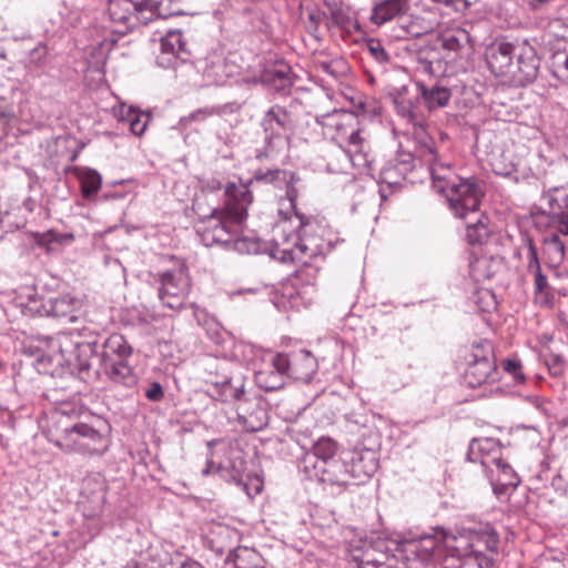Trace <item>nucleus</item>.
I'll return each mask as SVG.
<instances>
[{
  "mask_svg": "<svg viewBox=\"0 0 568 568\" xmlns=\"http://www.w3.org/2000/svg\"><path fill=\"white\" fill-rule=\"evenodd\" d=\"M79 302L70 295H62L51 298L44 304L41 314L54 317H65L70 315L77 307ZM40 312V310H38Z\"/></svg>",
  "mask_w": 568,
  "mask_h": 568,
  "instance_id": "28",
  "label": "nucleus"
},
{
  "mask_svg": "<svg viewBox=\"0 0 568 568\" xmlns=\"http://www.w3.org/2000/svg\"><path fill=\"white\" fill-rule=\"evenodd\" d=\"M353 568H381V566L377 565L376 560L362 559L361 561H356Z\"/></svg>",
  "mask_w": 568,
  "mask_h": 568,
  "instance_id": "51",
  "label": "nucleus"
},
{
  "mask_svg": "<svg viewBox=\"0 0 568 568\" xmlns=\"http://www.w3.org/2000/svg\"><path fill=\"white\" fill-rule=\"evenodd\" d=\"M503 367L516 382L523 383L525 381L523 365L519 359L507 358L503 362Z\"/></svg>",
  "mask_w": 568,
  "mask_h": 568,
  "instance_id": "38",
  "label": "nucleus"
},
{
  "mask_svg": "<svg viewBox=\"0 0 568 568\" xmlns=\"http://www.w3.org/2000/svg\"><path fill=\"white\" fill-rule=\"evenodd\" d=\"M418 156L429 165L434 189L443 194L456 217L467 219L477 214L483 191L474 179L454 175L450 169L438 162L434 142L429 139L417 149Z\"/></svg>",
  "mask_w": 568,
  "mask_h": 568,
  "instance_id": "4",
  "label": "nucleus"
},
{
  "mask_svg": "<svg viewBox=\"0 0 568 568\" xmlns=\"http://www.w3.org/2000/svg\"><path fill=\"white\" fill-rule=\"evenodd\" d=\"M159 298L170 310L178 311L183 307L190 292L187 267H179L163 272L160 275Z\"/></svg>",
  "mask_w": 568,
  "mask_h": 568,
  "instance_id": "11",
  "label": "nucleus"
},
{
  "mask_svg": "<svg viewBox=\"0 0 568 568\" xmlns=\"http://www.w3.org/2000/svg\"><path fill=\"white\" fill-rule=\"evenodd\" d=\"M178 568H204L199 561L193 559H186L180 564Z\"/></svg>",
  "mask_w": 568,
  "mask_h": 568,
  "instance_id": "53",
  "label": "nucleus"
},
{
  "mask_svg": "<svg viewBox=\"0 0 568 568\" xmlns=\"http://www.w3.org/2000/svg\"><path fill=\"white\" fill-rule=\"evenodd\" d=\"M51 440L64 452L83 455H102L110 446V438L100 427L85 423H71L61 407L51 415Z\"/></svg>",
  "mask_w": 568,
  "mask_h": 568,
  "instance_id": "5",
  "label": "nucleus"
},
{
  "mask_svg": "<svg viewBox=\"0 0 568 568\" xmlns=\"http://www.w3.org/2000/svg\"><path fill=\"white\" fill-rule=\"evenodd\" d=\"M291 115L286 110L278 105L272 106L263 119L265 131H271L277 135L291 129Z\"/></svg>",
  "mask_w": 568,
  "mask_h": 568,
  "instance_id": "26",
  "label": "nucleus"
},
{
  "mask_svg": "<svg viewBox=\"0 0 568 568\" xmlns=\"http://www.w3.org/2000/svg\"><path fill=\"white\" fill-rule=\"evenodd\" d=\"M60 351L64 359L73 364L83 379L98 381L104 374L116 384L131 386L136 383V376L128 363L133 349L121 334L110 335L104 344L102 354L98 353V341H73L72 333L58 337Z\"/></svg>",
  "mask_w": 568,
  "mask_h": 568,
  "instance_id": "1",
  "label": "nucleus"
},
{
  "mask_svg": "<svg viewBox=\"0 0 568 568\" xmlns=\"http://www.w3.org/2000/svg\"><path fill=\"white\" fill-rule=\"evenodd\" d=\"M173 0H109V16L119 33H126L139 24H146L155 17L175 14Z\"/></svg>",
  "mask_w": 568,
  "mask_h": 568,
  "instance_id": "7",
  "label": "nucleus"
},
{
  "mask_svg": "<svg viewBox=\"0 0 568 568\" xmlns=\"http://www.w3.org/2000/svg\"><path fill=\"white\" fill-rule=\"evenodd\" d=\"M329 16L332 24L339 28H346L351 22L348 14L342 8L336 6L331 8Z\"/></svg>",
  "mask_w": 568,
  "mask_h": 568,
  "instance_id": "41",
  "label": "nucleus"
},
{
  "mask_svg": "<svg viewBox=\"0 0 568 568\" xmlns=\"http://www.w3.org/2000/svg\"><path fill=\"white\" fill-rule=\"evenodd\" d=\"M395 103L397 104L398 111L403 115H410V113H412L410 102H398L397 100H395Z\"/></svg>",
  "mask_w": 568,
  "mask_h": 568,
  "instance_id": "52",
  "label": "nucleus"
},
{
  "mask_svg": "<svg viewBox=\"0 0 568 568\" xmlns=\"http://www.w3.org/2000/svg\"><path fill=\"white\" fill-rule=\"evenodd\" d=\"M296 196V190L290 187L286 197L280 200V220L272 229V256L282 262L301 263L304 266L301 274H310L317 271V267L312 268L311 261L323 258V255L314 239L301 236L296 232V229L305 225L302 216L295 212Z\"/></svg>",
  "mask_w": 568,
  "mask_h": 568,
  "instance_id": "2",
  "label": "nucleus"
},
{
  "mask_svg": "<svg viewBox=\"0 0 568 568\" xmlns=\"http://www.w3.org/2000/svg\"><path fill=\"white\" fill-rule=\"evenodd\" d=\"M549 371L551 372V374L554 375H559L561 374L562 372V361L559 356H554L552 357V363L549 364Z\"/></svg>",
  "mask_w": 568,
  "mask_h": 568,
  "instance_id": "49",
  "label": "nucleus"
},
{
  "mask_svg": "<svg viewBox=\"0 0 568 568\" xmlns=\"http://www.w3.org/2000/svg\"><path fill=\"white\" fill-rule=\"evenodd\" d=\"M347 463L351 478L358 484L372 477L378 468L376 454L371 449L353 452Z\"/></svg>",
  "mask_w": 568,
  "mask_h": 568,
  "instance_id": "18",
  "label": "nucleus"
},
{
  "mask_svg": "<svg viewBox=\"0 0 568 568\" xmlns=\"http://www.w3.org/2000/svg\"><path fill=\"white\" fill-rule=\"evenodd\" d=\"M191 52L180 30H170L161 38V50L156 58L162 68H176L190 59Z\"/></svg>",
  "mask_w": 568,
  "mask_h": 568,
  "instance_id": "13",
  "label": "nucleus"
},
{
  "mask_svg": "<svg viewBox=\"0 0 568 568\" xmlns=\"http://www.w3.org/2000/svg\"><path fill=\"white\" fill-rule=\"evenodd\" d=\"M518 62L521 64L523 63V67L520 65L519 69L520 71H523L526 77L528 79H534L536 77V73H537V63H536V60L532 59L530 62L528 63H524L521 61V59L519 58Z\"/></svg>",
  "mask_w": 568,
  "mask_h": 568,
  "instance_id": "45",
  "label": "nucleus"
},
{
  "mask_svg": "<svg viewBox=\"0 0 568 568\" xmlns=\"http://www.w3.org/2000/svg\"><path fill=\"white\" fill-rule=\"evenodd\" d=\"M264 564V558L255 549L237 547L227 555L223 568H260Z\"/></svg>",
  "mask_w": 568,
  "mask_h": 568,
  "instance_id": "22",
  "label": "nucleus"
},
{
  "mask_svg": "<svg viewBox=\"0 0 568 568\" xmlns=\"http://www.w3.org/2000/svg\"><path fill=\"white\" fill-rule=\"evenodd\" d=\"M475 222H467L466 237L470 244H483L489 236V229L481 220V214L478 212L474 214Z\"/></svg>",
  "mask_w": 568,
  "mask_h": 568,
  "instance_id": "30",
  "label": "nucleus"
},
{
  "mask_svg": "<svg viewBox=\"0 0 568 568\" xmlns=\"http://www.w3.org/2000/svg\"><path fill=\"white\" fill-rule=\"evenodd\" d=\"M104 501H105V488H104V485L102 483H100L99 489L94 495V499H93L94 505H93L92 509L85 510L84 515L90 518L94 517L95 515H98L99 513L102 511Z\"/></svg>",
  "mask_w": 568,
  "mask_h": 568,
  "instance_id": "39",
  "label": "nucleus"
},
{
  "mask_svg": "<svg viewBox=\"0 0 568 568\" xmlns=\"http://www.w3.org/2000/svg\"><path fill=\"white\" fill-rule=\"evenodd\" d=\"M287 377L298 382L308 383L317 371L316 358L310 351L302 349L286 355Z\"/></svg>",
  "mask_w": 568,
  "mask_h": 568,
  "instance_id": "17",
  "label": "nucleus"
},
{
  "mask_svg": "<svg viewBox=\"0 0 568 568\" xmlns=\"http://www.w3.org/2000/svg\"><path fill=\"white\" fill-rule=\"evenodd\" d=\"M442 528L435 529V535H424L418 537L415 540H412L408 544V550L416 556L420 561L430 560L435 552L439 549L443 541L440 539V530Z\"/></svg>",
  "mask_w": 568,
  "mask_h": 568,
  "instance_id": "23",
  "label": "nucleus"
},
{
  "mask_svg": "<svg viewBox=\"0 0 568 568\" xmlns=\"http://www.w3.org/2000/svg\"><path fill=\"white\" fill-rule=\"evenodd\" d=\"M210 395L222 403L236 402L237 416L242 425L250 432H258L267 424L265 409L257 398H247L244 383L236 379H226L215 383L210 388Z\"/></svg>",
  "mask_w": 568,
  "mask_h": 568,
  "instance_id": "8",
  "label": "nucleus"
},
{
  "mask_svg": "<svg viewBox=\"0 0 568 568\" xmlns=\"http://www.w3.org/2000/svg\"><path fill=\"white\" fill-rule=\"evenodd\" d=\"M481 464L487 468V476L495 494H504L507 488L518 485L519 480L514 469L503 459L494 457L490 462L481 460Z\"/></svg>",
  "mask_w": 568,
  "mask_h": 568,
  "instance_id": "16",
  "label": "nucleus"
},
{
  "mask_svg": "<svg viewBox=\"0 0 568 568\" xmlns=\"http://www.w3.org/2000/svg\"><path fill=\"white\" fill-rule=\"evenodd\" d=\"M464 378L466 384L473 388L496 381L497 367L490 342L481 341L473 345Z\"/></svg>",
  "mask_w": 568,
  "mask_h": 568,
  "instance_id": "10",
  "label": "nucleus"
},
{
  "mask_svg": "<svg viewBox=\"0 0 568 568\" xmlns=\"http://www.w3.org/2000/svg\"><path fill=\"white\" fill-rule=\"evenodd\" d=\"M42 237H43V235H39V234L37 235V242H38L39 244H41V243H42Z\"/></svg>",
  "mask_w": 568,
  "mask_h": 568,
  "instance_id": "54",
  "label": "nucleus"
},
{
  "mask_svg": "<svg viewBox=\"0 0 568 568\" xmlns=\"http://www.w3.org/2000/svg\"><path fill=\"white\" fill-rule=\"evenodd\" d=\"M416 87L418 97L429 111L446 106L450 100L452 94L446 87L433 85L428 88L423 82H417Z\"/></svg>",
  "mask_w": 568,
  "mask_h": 568,
  "instance_id": "24",
  "label": "nucleus"
},
{
  "mask_svg": "<svg viewBox=\"0 0 568 568\" xmlns=\"http://www.w3.org/2000/svg\"><path fill=\"white\" fill-rule=\"evenodd\" d=\"M489 263V260L486 258V257H481V258H477L473 264H471V273H473V276L479 281L481 278H490L493 273L490 272H485V267L488 265Z\"/></svg>",
  "mask_w": 568,
  "mask_h": 568,
  "instance_id": "42",
  "label": "nucleus"
},
{
  "mask_svg": "<svg viewBox=\"0 0 568 568\" xmlns=\"http://www.w3.org/2000/svg\"><path fill=\"white\" fill-rule=\"evenodd\" d=\"M541 201L546 203L551 214L568 213V185L554 186L545 191Z\"/></svg>",
  "mask_w": 568,
  "mask_h": 568,
  "instance_id": "27",
  "label": "nucleus"
},
{
  "mask_svg": "<svg viewBox=\"0 0 568 568\" xmlns=\"http://www.w3.org/2000/svg\"><path fill=\"white\" fill-rule=\"evenodd\" d=\"M138 109L134 106H128L124 103H119L112 108L113 116L120 122H130V118H132L136 113Z\"/></svg>",
  "mask_w": 568,
  "mask_h": 568,
  "instance_id": "40",
  "label": "nucleus"
},
{
  "mask_svg": "<svg viewBox=\"0 0 568 568\" xmlns=\"http://www.w3.org/2000/svg\"><path fill=\"white\" fill-rule=\"evenodd\" d=\"M336 452L337 444L333 439L326 437L320 438L314 444L312 453L307 454L304 458L305 470L311 473L314 464L334 460Z\"/></svg>",
  "mask_w": 568,
  "mask_h": 568,
  "instance_id": "25",
  "label": "nucleus"
},
{
  "mask_svg": "<svg viewBox=\"0 0 568 568\" xmlns=\"http://www.w3.org/2000/svg\"><path fill=\"white\" fill-rule=\"evenodd\" d=\"M514 45L509 42L493 43L486 50V62L496 75H504L511 65Z\"/></svg>",
  "mask_w": 568,
  "mask_h": 568,
  "instance_id": "20",
  "label": "nucleus"
},
{
  "mask_svg": "<svg viewBox=\"0 0 568 568\" xmlns=\"http://www.w3.org/2000/svg\"><path fill=\"white\" fill-rule=\"evenodd\" d=\"M402 176L397 173L395 168L388 166L382 170L379 175V194L382 199H386V189L385 185L390 189L393 186L400 185Z\"/></svg>",
  "mask_w": 568,
  "mask_h": 568,
  "instance_id": "34",
  "label": "nucleus"
},
{
  "mask_svg": "<svg viewBox=\"0 0 568 568\" xmlns=\"http://www.w3.org/2000/svg\"><path fill=\"white\" fill-rule=\"evenodd\" d=\"M527 270L534 278L536 300L541 304L550 302V286L547 276L542 273L536 246L530 242L528 245Z\"/></svg>",
  "mask_w": 568,
  "mask_h": 568,
  "instance_id": "19",
  "label": "nucleus"
},
{
  "mask_svg": "<svg viewBox=\"0 0 568 568\" xmlns=\"http://www.w3.org/2000/svg\"><path fill=\"white\" fill-rule=\"evenodd\" d=\"M287 365L285 354H265L262 367L255 372L256 385L267 392L280 389L287 378Z\"/></svg>",
  "mask_w": 568,
  "mask_h": 568,
  "instance_id": "12",
  "label": "nucleus"
},
{
  "mask_svg": "<svg viewBox=\"0 0 568 568\" xmlns=\"http://www.w3.org/2000/svg\"><path fill=\"white\" fill-rule=\"evenodd\" d=\"M545 252L554 263H560L565 256V245L558 234L545 239Z\"/></svg>",
  "mask_w": 568,
  "mask_h": 568,
  "instance_id": "33",
  "label": "nucleus"
},
{
  "mask_svg": "<svg viewBox=\"0 0 568 568\" xmlns=\"http://www.w3.org/2000/svg\"><path fill=\"white\" fill-rule=\"evenodd\" d=\"M484 294H485L486 296L490 297V298H493V297H494V296H493V294H491L490 292H488V291L484 292Z\"/></svg>",
  "mask_w": 568,
  "mask_h": 568,
  "instance_id": "55",
  "label": "nucleus"
},
{
  "mask_svg": "<svg viewBox=\"0 0 568 568\" xmlns=\"http://www.w3.org/2000/svg\"><path fill=\"white\" fill-rule=\"evenodd\" d=\"M469 33L464 29H454L443 33L442 47L450 52H459L469 44Z\"/></svg>",
  "mask_w": 568,
  "mask_h": 568,
  "instance_id": "29",
  "label": "nucleus"
},
{
  "mask_svg": "<svg viewBox=\"0 0 568 568\" xmlns=\"http://www.w3.org/2000/svg\"><path fill=\"white\" fill-rule=\"evenodd\" d=\"M207 466L202 470L207 475L214 470L224 473L229 480L240 481L246 468L244 453L236 440L217 439L209 444Z\"/></svg>",
  "mask_w": 568,
  "mask_h": 568,
  "instance_id": "9",
  "label": "nucleus"
},
{
  "mask_svg": "<svg viewBox=\"0 0 568 568\" xmlns=\"http://www.w3.org/2000/svg\"><path fill=\"white\" fill-rule=\"evenodd\" d=\"M308 474L328 485L347 486L352 480L347 460L334 459L314 464Z\"/></svg>",
  "mask_w": 568,
  "mask_h": 568,
  "instance_id": "15",
  "label": "nucleus"
},
{
  "mask_svg": "<svg viewBox=\"0 0 568 568\" xmlns=\"http://www.w3.org/2000/svg\"><path fill=\"white\" fill-rule=\"evenodd\" d=\"M552 215L558 221V231L564 235H568V213H555Z\"/></svg>",
  "mask_w": 568,
  "mask_h": 568,
  "instance_id": "46",
  "label": "nucleus"
},
{
  "mask_svg": "<svg viewBox=\"0 0 568 568\" xmlns=\"http://www.w3.org/2000/svg\"><path fill=\"white\" fill-rule=\"evenodd\" d=\"M493 170L499 175H509L516 168L513 159H504L503 154H493L490 159Z\"/></svg>",
  "mask_w": 568,
  "mask_h": 568,
  "instance_id": "36",
  "label": "nucleus"
},
{
  "mask_svg": "<svg viewBox=\"0 0 568 568\" xmlns=\"http://www.w3.org/2000/svg\"><path fill=\"white\" fill-rule=\"evenodd\" d=\"M130 119L129 125L131 132L136 136L143 135L151 119L150 114L138 110Z\"/></svg>",
  "mask_w": 568,
  "mask_h": 568,
  "instance_id": "37",
  "label": "nucleus"
},
{
  "mask_svg": "<svg viewBox=\"0 0 568 568\" xmlns=\"http://www.w3.org/2000/svg\"><path fill=\"white\" fill-rule=\"evenodd\" d=\"M316 67L333 78H337L346 69L345 61L342 59L317 61Z\"/></svg>",
  "mask_w": 568,
  "mask_h": 568,
  "instance_id": "35",
  "label": "nucleus"
},
{
  "mask_svg": "<svg viewBox=\"0 0 568 568\" xmlns=\"http://www.w3.org/2000/svg\"><path fill=\"white\" fill-rule=\"evenodd\" d=\"M81 183V191L84 197L89 199L92 194L97 193L102 183L101 175L92 169H85L79 174Z\"/></svg>",
  "mask_w": 568,
  "mask_h": 568,
  "instance_id": "31",
  "label": "nucleus"
},
{
  "mask_svg": "<svg viewBox=\"0 0 568 568\" xmlns=\"http://www.w3.org/2000/svg\"><path fill=\"white\" fill-rule=\"evenodd\" d=\"M409 10V0H381L372 9L371 21L382 26L402 17Z\"/></svg>",
  "mask_w": 568,
  "mask_h": 568,
  "instance_id": "21",
  "label": "nucleus"
},
{
  "mask_svg": "<svg viewBox=\"0 0 568 568\" xmlns=\"http://www.w3.org/2000/svg\"><path fill=\"white\" fill-rule=\"evenodd\" d=\"M163 396V390L160 384L154 383L146 392V397L151 400H159Z\"/></svg>",
  "mask_w": 568,
  "mask_h": 568,
  "instance_id": "48",
  "label": "nucleus"
},
{
  "mask_svg": "<svg viewBox=\"0 0 568 568\" xmlns=\"http://www.w3.org/2000/svg\"><path fill=\"white\" fill-rule=\"evenodd\" d=\"M320 123L323 126L324 136L342 149L353 166L357 169L368 166L369 161L365 152L366 139L354 113L334 111L324 115Z\"/></svg>",
  "mask_w": 568,
  "mask_h": 568,
  "instance_id": "6",
  "label": "nucleus"
},
{
  "mask_svg": "<svg viewBox=\"0 0 568 568\" xmlns=\"http://www.w3.org/2000/svg\"><path fill=\"white\" fill-rule=\"evenodd\" d=\"M227 110V105L222 106H205L197 109L190 113L187 116H184L181 121L183 124L187 125L191 122H204L209 118L213 115H220L225 113Z\"/></svg>",
  "mask_w": 568,
  "mask_h": 568,
  "instance_id": "32",
  "label": "nucleus"
},
{
  "mask_svg": "<svg viewBox=\"0 0 568 568\" xmlns=\"http://www.w3.org/2000/svg\"><path fill=\"white\" fill-rule=\"evenodd\" d=\"M281 173H282L281 170H267V171L260 170L255 173L254 179L256 181L272 183L278 179Z\"/></svg>",
  "mask_w": 568,
  "mask_h": 568,
  "instance_id": "44",
  "label": "nucleus"
},
{
  "mask_svg": "<svg viewBox=\"0 0 568 568\" xmlns=\"http://www.w3.org/2000/svg\"><path fill=\"white\" fill-rule=\"evenodd\" d=\"M494 445V442L490 439H475L470 444V453L474 454L476 450L480 452L485 448H490Z\"/></svg>",
  "mask_w": 568,
  "mask_h": 568,
  "instance_id": "47",
  "label": "nucleus"
},
{
  "mask_svg": "<svg viewBox=\"0 0 568 568\" xmlns=\"http://www.w3.org/2000/svg\"><path fill=\"white\" fill-rule=\"evenodd\" d=\"M252 201L247 185L229 183L223 207L214 210L197 229L203 244L232 246L235 251L244 252L246 240L241 239L240 234Z\"/></svg>",
  "mask_w": 568,
  "mask_h": 568,
  "instance_id": "3",
  "label": "nucleus"
},
{
  "mask_svg": "<svg viewBox=\"0 0 568 568\" xmlns=\"http://www.w3.org/2000/svg\"><path fill=\"white\" fill-rule=\"evenodd\" d=\"M368 50L372 57L379 63L387 62L389 57L383 45L377 41H371L368 43Z\"/></svg>",
  "mask_w": 568,
  "mask_h": 568,
  "instance_id": "43",
  "label": "nucleus"
},
{
  "mask_svg": "<svg viewBox=\"0 0 568 568\" xmlns=\"http://www.w3.org/2000/svg\"><path fill=\"white\" fill-rule=\"evenodd\" d=\"M443 546L452 552L453 556L464 557L476 552V544L481 539V534L476 530L463 528L460 530L448 531L445 528L439 530Z\"/></svg>",
  "mask_w": 568,
  "mask_h": 568,
  "instance_id": "14",
  "label": "nucleus"
},
{
  "mask_svg": "<svg viewBox=\"0 0 568 568\" xmlns=\"http://www.w3.org/2000/svg\"><path fill=\"white\" fill-rule=\"evenodd\" d=\"M474 554L476 555V558L478 560L479 568H490L491 567V560L488 557L479 554L477 550Z\"/></svg>",
  "mask_w": 568,
  "mask_h": 568,
  "instance_id": "50",
  "label": "nucleus"
}]
</instances>
